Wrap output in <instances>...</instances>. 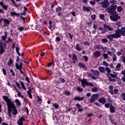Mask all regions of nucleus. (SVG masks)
<instances>
[{"instance_id":"18","label":"nucleus","mask_w":125,"mask_h":125,"mask_svg":"<svg viewBox=\"0 0 125 125\" xmlns=\"http://www.w3.org/2000/svg\"><path fill=\"white\" fill-rule=\"evenodd\" d=\"M98 70L99 71H100V72L101 73H105V68L102 66H100L99 68H98Z\"/></svg>"},{"instance_id":"63","label":"nucleus","mask_w":125,"mask_h":125,"mask_svg":"<svg viewBox=\"0 0 125 125\" xmlns=\"http://www.w3.org/2000/svg\"><path fill=\"white\" fill-rule=\"evenodd\" d=\"M122 73L124 75V77H125V70H123L122 72Z\"/></svg>"},{"instance_id":"37","label":"nucleus","mask_w":125,"mask_h":125,"mask_svg":"<svg viewBox=\"0 0 125 125\" xmlns=\"http://www.w3.org/2000/svg\"><path fill=\"white\" fill-rule=\"evenodd\" d=\"M115 52H116L115 49H112L111 51H110V55L112 54H113V56H114V53H115Z\"/></svg>"},{"instance_id":"19","label":"nucleus","mask_w":125,"mask_h":125,"mask_svg":"<svg viewBox=\"0 0 125 125\" xmlns=\"http://www.w3.org/2000/svg\"><path fill=\"white\" fill-rule=\"evenodd\" d=\"M3 21L4 22V24H5V26H8V24L10 23L9 20L6 19H4L3 20Z\"/></svg>"},{"instance_id":"41","label":"nucleus","mask_w":125,"mask_h":125,"mask_svg":"<svg viewBox=\"0 0 125 125\" xmlns=\"http://www.w3.org/2000/svg\"><path fill=\"white\" fill-rule=\"evenodd\" d=\"M27 93L30 97V98L31 99H32V97H33V96H32V94H31V92L29 91H27Z\"/></svg>"},{"instance_id":"11","label":"nucleus","mask_w":125,"mask_h":125,"mask_svg":"<svg viewBox=\"0 0 125 125\" xmlns=\"http://www.w3.org/2000/svg\"><path fill=\"white\" fill-rule=\"evenodd\" d=\"M25 121V119L23 117H21L19 119V120L18 121V125H23V122Z\"/></svg>"},{"instance_id":"8","label":"nucleus","mask_w":125,"mask_h":125,"mask_svg":"<svg viewBox=\"0 0 125 125\" xmlns=\"http://www.w3.org/2000/svg\"><path fill=\"white\" fill-rule=\"evenodd\" d=\"M61 10H62L61 7H58L56 9V12L57 13L58 16H61Z\"/></svg>"},{"instance_id":"53","label":"nucleus","mask_w":125,"mask_h":125,"mask_svg":"<svg viewBox=\"0 0 125 125\" xmlns=\"http://www.w3.org/2000/svg\"><path fill=\"white\" fill-rule=\"evenodd\" d=\"M76 106L77 107L78 109H81V108H82V105L80 104H76Z\"/></svg>"},{"instance_id":"47","label":"nucleus","mask_w":125,"mask_h":125,"mask_svg":"<svg viewBox=\"0 0 125 125\" xmlns=\"http://www.w3.org/2000/svg\"><path fill=\"white\" fill-rule=\"evenodd\" d=\"M89 3H90V4L93 5L95 4V1L94 0L90 1Z\"/></svg>"},{"instance_id":"62","label":"nucleus","mask_w":125,"mask_h":125,"mask_svg":"<svg viewBox=\"0 0 125 125\" xmlns=\"http://www.w3.org/2000/svg\"><path fill=\"white\" fill-rule=\"evenodd\" d=\"M37 98H38V101H40V102H42V99L40 98V96H37Z\"/></svg>"},{"instance_id":"15","label":"nucleus","mask_w":125,"mask_h":125,"mask_svg":"<svg viewBox=\"0 0 125 125\" xmlns=\"http://www.w3.org/2000/svg\"><path fill=\"white\" fill-rule=\"evenodd\" d=\"M4 52V48L2 46V44H0V54H2Z\"/></svg>"},{"instance_id":"34","label":"nucleus","mask_w":125,"mask_h":125,"mask_svg":"<svg viewBox=\"0 0 125 125\" xmlns=\"http://www.w3.org/2000/svg\"><path fill=\"white\" fill-rule=\"evenodd\" d=\"M117 25L118 26V27H122L123 23L122 21H117Z\"/></svg>"},{"instance_id":"29","label":"nucleus","mask_w":125,"mask_h":125,"mask_svg":"<svg viewBox=\"0 0 125 125\" xmlns=\"http://www.w3.org/2000/svg\"><path fill=\"white\" fill-rule=\"evenodd\" d=\"M72 59L73 60V63L75 62V61H77V56H76V55L75 54H73V58Z\"/></svg>"},{"instance_id":"48","label":"nucleus","mask_w":125,"mask_h":125,"mask_svg":"<svg viewBox=\"0 0 125 125\" xmlns=\"http://www.w3.org/2000/svg\"><path fill=\"white\" fill-rule=\"evenodd\" d=\"M117 56L115 54H114L113 61H117Z\"/></svg>"},{"instance_id":"57","label":"nucleus","mask_w":125,"mask_h":125,"mask_svg":"<svg viewBox=\"0 0 125 125\" xmlns=\"http://www.w3.org/2000/svg\"><path fill=\"white\" fill-rule=\"evenodd\" d=\"M121 66H122L121 64H120L119 63H118V64H117V65H116V68L117 69H119L120 67H121Z\"/></svg>"},{"instance_id":"30","label":"nucleus","mask_w":125,"mask_h":125,"mask_svg":"<svg viewBox=\"0 0 125 125\" xmlns=\"http://www.w3.org/2000/svg\"><path fill=\"white\" fill-rule=\"evenodd\" d=\"M75 48L77 50H78V51H81V50H82L81 48L80 47V46H79V44H76Z\"/></svg>"},{"instance_id":"20","label":"nucleus","mask_w":125,"mask_h":125,"mask_svg":"<svg viewBox=\"0 0 125 125\" xmlns=\"http://www.w3.org/2000/svg\"><path fill=\"white\" fill-rule=\"evenodd\" d=\"M10 0L11 1H12V3H13V4H14L16 7H20V6H21V3H20L19 4H16V3H15V1H14V0Z\"/></svg>"},{"instance_id":"38","label":"nucleus","mask_w":125,"mask_h":125,"mask_svg":"<svg viewBox=\"0 0 125 125\" xmlns=\"http://www.w3.org/2000/svg\"><path fill=\"white\" fill-rule=\"evenodd\" d=\"M53 106L55 108V109H57L58 107H59V105H58L57 104H56V103L53 104Z\"/></svg>"},{"instance_id":"14","label":"nucleus","mask_w":125,"mask_h":125,"mask_svg":"<svg viewBox=\"0 0 125 125\" xmlns=\"http://www.w3.org/2000/svg\"><path fill=\"white\" fill-rule=\"evenodd\" d=\"M15 67L17 69V70H19L20 69H22V63H21L19 64L18 63H15Z\"/></svg>"},{"instance_id":"55","label":"nucleus","mask_w":125,"mask_h":125,"mask_svg":"<svg viewBox=\"0 0 125 125\" xmlns=\"http://www.w3.org/2000/svg\"><path fill=\"white\" fill-rule=\"evenodd\" d=\"M92 91H93V92H96V91H97V88H93L92 89Z\"/></svg>"},{"instance_id":"9","label":"nucleus","mask_w":125,"mask_h":125,"mask_svg":"<svg viewBox=\"0 0 125 125\" xmlns=\"http://www.w3.org/2000/svg\"><path fill=\"white\" fill-rule=\"evenodd\" d=\"M119 92V90L118 89L115 88L114 89V90L113 91V89H112V87L110 86V93L111 94H114V93H115V94H118Z\"/></svg>"},{"instance_id":"25","label":"nucleus","mask_w":125,"mask_h":125,"mask_svg":"<svg viewBox=\"0 0 125 125\" xmlns=\"http://www.w3.org/2000/svg\"><path fill=\"white\" fill-rule=\"evenodd\" d=\"M57 83H65V80L62 78H59Z\"/></svg>"},{"instance_id":"5","label":"nucleus","mask_w":125,"mask_h":125,"mask_svg":"<svg viewBox=\"0 0 125 125\" xmlns=\"http://www.w3.org/2000/svg\"><path fill=\"white\" fill-rule=\"evenodd\" d=\"M91 72L95 77H96V79H97V78L99 77V71L98 70H94L93 69H91Z\"/></svg>"},{"instance_id":"40","label":"nucleus","mask_w":125,"mask_h":125,"mask_svg":"<svg viewBox=\"0 0 125 125\" xmlns=\"http://www.w3.org/2000/svg\"><path fill=\"white\" fill-rule=\"evenodd\" d=\"M21 85L23 88V89H24V90H26V87H25V85L22 82L21 83Z\"/></svg>"},{"instance_id":"33","label":"nucleus","mask_w":125,"mask_h":125,"mask_svg":"<svg viewBox=\"0 0 125 125\" xmlns=\"http://www.w3.org/2000/svg\"><path fill=\"white\" fill-rule=\"evenodd\" d=\"M8 66H10L12 64V60L11 59V58H10L9 61L7 62Z\"/></svg>"},{"instance_id":"2","label":"nucleus","mask_w":125,"mask_h":125,"mask_svg":"<svg viewBox=\"0 0 125 125\" xmlns=\"http://www.w3.org/2000/svg\"><path fill=\"white\" fill-rule=\"evenodd\" d=\"M117 8V5H112L111 7L110 13H111V16H110V19L113 21H118L121 18L118 13L116 12Z\"/></svg>"},{"instance_id":"43","label":"nucleus","mask_w":125,"mask_h":125,"mask_svg":"<svg viewBox=\"0 0 125 125\" xmlns=\"http://www.w3.org/2000/svg\"><path fill=\"white\" fill-rule=\"evenodd\" d=\"M83 58L84 59L85 62H87V60H88V58L86 56H84L83 57Z\"/></svg>"},{"instance_id":"3","label":"nucleus","mask_w":125,"mask_h":125,"mask_svg":"<svg viewBox=\"0 0 125 125\" xmlns=\"http://www.w3.org/2000/svg\"><path fill=\"white\" fill-rule=\"evenodd\" d=\"M121 35H122V36H125V27L121 28V30L116 31V33L111 35V37L112 38H120Z\"/></svg>"},{"instance_id":"17","label":"nucleus","mask_w":125,"mask_h":125,"mask_svg":"<svg viewBox=\"0 0 125 125\" xmlns=\"http://www.w3.org/2000/svg\"><path fill=\"white\" fill-rule=\"evenodd\" d=\"M83 11H87V12H89V11H90V7L83 6Z\"/></svg>"},{"instance_id":"61","label":"nucleus","mask_w":125,"mask_h":125,"mask_svg":"<svg viewBox=\"0 0 125 125\" xmlns=\"http://www.w3.org/2000/svg\"><path fill=\"white\" fill-rule=\"evenodd\" d=\"M104 28L105 29H108V30L109 31L110 30V27H109V26L104 25Z\"/></svg>"},{"instance_id":"35","label":"nucleus","mask_w":125,"mask_h":125,"mask_svg":"<svg viewBox=\"0 0 125 125\" xmlns=\"http://www.w3.org/2000/svg\"><path fill=\"white\" fill-rule=\"evenodd\" d=\"M103 65H104L105 66H109V63H108V62H106V61H104L103 62Z\"/></svg>"},{"instance_id":"27","label":"nucleus","mask_w":125,"mask_h":125,"mask_svg":"<svg viewBox=\"0 0 125 125\" xmlns=\"http://www.w3.org/2000/svg\"><path fill=\"white\" fill-rule=\"evenodd\" d=\"M10 14L12 16H19V14L16 13L15 12H12Z\"/></svg>"},{"instance_id":"64","label":"nucleus","mask_w":125,"mask_h":125,"mask_svg":"<svg viewBox=\"0 0 125 125\" xmlns=\"http://www.w3.org/2000/svg\"><path fill=\"white\" fill-rule=\"evenodd\" d=\"M47 73L48 75H51V70H47Z\"/></svg>"},{"instance_id":"28","label":"nucleus","mask_w":125,"mask_h":125,"mask_svg":"<svg viewBox=\"0 0 125 125\" xmlns=\"http://www.w3.org/2000/svg\"><path fill=\"white\" fill-rule=\"evenodd\" d=\"M118 76V73H114V74H110V76L112 78H116Z\"/></svg>"},{"instance_id":"52","label":"nucleus","mask_w":125,"mask_h":125,"mask_svg":"<svg viewBox=\"0 0 125 125\" xmlns=\"http://www.w3.org/2000/svg\"><path fill=\"white\" fill-rule=\"evenodd\" d=\"M102 42H107L108 40H107L106 39H103L102 40Z\"/></svg>"},{"instance_id":"4","label":"nucleus","mask_w":125,"mask_h":125,"mask_svg":"<svg viewBox=\"0 0 125 125\" xmlns=\"http://www.w3.org/2000/svg\"><path fill=\"white\" fill-rule=\"evenodd\" d=\"M100 97V96L99 95V94H92L90 98L89 102L90 103H93V102H94V101H96V99H97V98H99Z\"/></svg>"},{"instance_id":"44","label":"nucleus","mask_w":125,"mask_h":125,"mask_svg":"<svg viewBox=\"0 0 125 125\" xmlns=\"http://www.w3.org/2000/svg\"><path fill=\"white\" fill-rule=\"evenodd\" d=\"M108 58V54H104V59H107Z\"/></svg>"},{"instance_id":"50","label":"nucleus","mask_w":125,"mask_h":125,"mask_svg":"<svg viewBox=\"0 0 125 125\" xmlns=\"http://www.w3.org/2000/svg\"><path fill=\"white\" fill-rule=\"evenodd\" d=\"M25 80L28 83H30V81H29V78L27 76H25Z\"/></svg>"},{"instance_id":"24","label":"nucleus","mask_w":125,"mask_h":125,"mask_svg":"<svg viewBox=\"0 0 125 125\" xmlns=\"http://www.w3.org/2000/svg\"><path fill=\"white\" fill-rule=\"evenodd\" d=\"M116 110L113 105H110V112L111 113H115Z\"/></svg>"},{"instance_id":"60","label":"nucleus","mask_w":125,"mask_h":125,"mask_svg":"<svg viewBox=\"0 0 125 125\" xmlns=\"http://www.w3.org/2000/svg\"><path fill=\"white\" fill-rule=\"evenodd\" d=\"M64 94H65V95H70V92H69V91H65Z\"/></svg>"},{"instance_id":"26","label":"nucleus","mask_w":125,"mask_h":125,"mask_svg":"<svg viewBox=\"0 0 125 125\" xmlns=\"http://www.w3.org/2000/svg\"><path fill=\"white\" fill-rule=\"evenodd\" d=\"M88 77H91V78L93 79V80H97V78H96V77H95V76H93V75H92V74H91V73H88Z\"/></svg>"},{"instance_id":"58","label":"nucleus","mask_w":125,"mask_h":125,"mask_svg":"<svg viewBox=\"0 0 125 125\" xmlns=\"http://www.w3.org/2000/svg\"><path fill=\"white\" fill-rule=\"evenodd\" d=\"M93 28L94 30H96L97 29V26L95 24H93Z\"/></svg>"},{"instance_id":"13","label":"nucleus","mask_w":125,"mask_h":125,"mask_svg":"<svg viewBox=\"0 0 125 125\" xmlns=\"http://www.w3.org/2000/svg\"><path fill=\"white\" fill-rule=\"evenodd\" d=\"M98 101L102 104H105L106 103V99L105 98H101L99 99Z\"/></svg>"},{"instance_id":"42","label":"nucleus","mask_w":125,"mask_h":125,"mask_svg":"<svg viewBox=\"0 0 125 125\" xmlns=\"http://www.w3.org/2000/svg\"><path fill=\"white\" fill-rule=\"evenodd\" d=\"M86 85H89V86H93V83H89L88 82Z\"/></svg>"},{"instance_id":"36","label":"nucleus","mask_w":125,"mask_h":125,"mask_svg":"<svg viewBox=\"0 0 125 125\" xmlns=\"http://www.w3.org/2000/svg\"><path fill=\"white\" fill-rule=\"evenodd\" d=\"M16 49L17 53H18V55L20 56L21 55L20 54V53L19 52V48H18V46H16Z\"/></svg>"},{"instance_id":"6","label":"nucleus","mask_w":125,"mask_h":125,"mask_svg":"<svg viewBox=\"0 0 125 125\" xmlns=\"http://www.w3.org/2000/svg\"><path fill=\"white\" fill-rule=\"evenodd\" d=\"M94 48V49H102L103 51L105 50V48L102 45H95Z\"/></svg>"},{"instance_id":"23","label":"nucleus","mask_w":125,"mask_h":125,"mask_svg":"<svg viewBox=\"0 0 125 125\" xmlns=\"http://www.w3.org/2000/svg\"><path fill=\"white\" fill-rule=\"evenodd\" d=\"M78 66H79V67H80L81 68H83L84 69V70H86V67H85V66L82 63H78Z\"/></svg>"},{"instance_id":"16","label":"nucleus","mask_w":125,"mask_h":125,"mask_svg":"<svg viewBox=\"0 0 125 125\" xmlns=\"http://www.w3.org/2000/svg\"><path fill=\"white\" fill-rule=\"evenodd\" d=\"M0 5H1L2 8H3V9H5V10H6V9L8 8V6L6 5H4L2 2H0Z\"/></svg>"},{"instance_id":"59","label":"nucleus","mask_w":125,"mask_h":125,"mask_svg":"<svg viewBox=\"0 0 125 125\" xmlns=\"http://www.w3.org/2000/svg\"><path fill=\"white\" fill-rule=\"evenodd\" d=\"M41 56H42V57H43V56H44V55H45V53L43 52H42L40 54Z\"/></svg>"},{"instance_id":"51","label":"nucleus","mask_w":125,"mask_h":125,"mask_svg":"<svg viewBox=\"0 0 125 125\" xmlns=\"http://www.w3.org/2000/svg\"><path fill=\"white\" fill-rule=\"evenodd\" d=\"M121 97H122L123 100L125 101V93H122V94H121Z\"/></svg>"},{"instance_id":"39","label":"nucleus","mask_w":125,"mask_h":125,"mask_svg":"<svg viewBox=\"0 0 125 125\" xmlns=\"http://www.w3.org/2000/svg\"><path fill=\"white\" fill-rule=\"evenodd\" d=\"M15 102H16V103H17V105H18V106H20V105H21V104L20 103V102H19V100L18 99H16Z\"/></svg>"},{"instance_id":"7","label":"nucleus","mask_w":125,"mask_h":125,"mask_svg":"<svg viewBox=\"0 0 125 125\" xmlns=\"http://www.w3.org/2000/svg\"><path fill=\"white\" fill-rule=\"evenodd\" d=\"M101 55V53L98 51H96L93 53L94 58H98Z\"/></svg>"},{"instance_id":"22","label":"nucleus","mask_w":125,"mask_h":125,"mask_svg":"<svg viewBox=\"0 0 125 125\" xmlns=\"http://www.w3.org/2000/svg\"><path fill=\"white\" fill-rule=\"evenodd\" d=\"M4 35L5 36H2L1 37L2 41H5L7 38V33L6 32H4Z\"/></svg>"},{"instance_id":"1","label":"nucleus","mask_w":125,"mask_h":125,"mask_svg":"<svg viewBox=\"0 0 125 125\" xmlns=\"http://www.w3.org/2000/svg\"><path fill=\"white\" fill-rule=\"evenodd\" d=\"M2 98L4 101L7 103L9 112H11V111H12L13 115H17V109L13 102H12V101H11V100H10V99H9L6 96H3Z\"/></svg>"},{"instance_id":"45","label":"nucleus","mask_w":125,"mask_h":125,"mask_svg":"<svg viewBox=\"0 0 125 125\" xmlns=\"http://www.w3.org/2000/svg\"><path fill=\"white\" fill-rule=\"evenodd\" d=\"M24 27H20L18 28V30L19 31H20V32L22 31H24Z\"/></svg>"},{"instance_id":"32","label":"nucleus","mask_w":125,"mask_h":125,"mask_svg":"<svg viewBox=\"0 0 125 125\" xmlns=\"http://www.w3.org/2000/svg\"><path fill=\"white\" fill-rule=\"evenodd\" d=\"M77 90L78 91H79V92H83V89L82 88H81L80 86L77 87Z\"/></svg>"},{"instance_id":"10","label":"nucleus","mask_w":125,"mask_h":125,"mask_svg":"<svg viewBox=\"0 0 125 125\" xmlns=\"http://www.w3.org/2000/svg\"><path fill=\"white\" fill-rule=\"evenodd\" d=\"M88 82L85 79H83L82 80H81L82 86H83V87H84L85 85H87Z\"/></svg>"},{"instance_id":"46","label":"nucleus","mask_w":125,"mask_h":125,"mask_svg":"<svg viewBox=\"0 0 125 125\" xmlns=\"http://www.w3.org/2000/svg\"><path fill=\"white\" fill-rule=\"evenodd\" d=\"M100 18L102 20H104V14L100 15Z\"/></svg>"},{"instance_id":"12","label":"nucleus","mask_w":125,"mask_h":125,"mask_svg":"<svg viewBox=\"0 0 125 125\" xmlns=\"http://www.w3.org/2000/svg\"><path fill=\"white\" fill-rule=\"evenodd\" d=\"M84 98V97H75L74 99L73 100H76L77 101H83Z\"/></svg>"},{"instance_id":"49","label":"nucleus","mask_w":125,"mask_h":125,"mask_svg":"<svg viewBox=\"0 0 125 125\" xmlns=\"http://www.w3.org/2000/svg\"><path fill=\"white\" fill-rule=\"evenodd\" d=\"M12 40L10 39V37L8 38V40L7 41V42H12Z\"/></svg>"},{"instance_id":"56","label":"nucleus","mask_w":125,"mask_h":125,"mask_svg":"<svg viewBox=\"0 0 125 125\" xmlns=\"http://www.w3.org/2000/svg\"><path fill=\"white\" fill-rule=\"evenodd\" d=\"M10 72V73H12V76H15V73H14V71H13V70L11 69Z\"/></svg>"},{"instance_id":"54","label":"nucleus","mask_w":125,"mask_h":125,"mask_svg":"<svg viewBox=\"0 0 125 125\" xmlns=\"http://www.w3.org/2000/svg\"><path fill=\"white\" fill-rule=\"evenodd\" d=\"M96 17V15H95V14H94L91 16V18H92V20H95Z\"/></svg>"},{"instance_id":"31","label":"nucleus","mask_w":125,"mask_h":125,"mask_svg":"<svg viewBox=\"0 0 125 125\" xmlns=\"http://www.w3.org/2000/svg\"><path fill=\"white\" fill-rule=\"evenodd\" d=\"M122 10H123L122 7H120V6H119V7H118L117 8L118 12H122Z\"/></svg>"},{"instance_id":"21","label":"nucleus","mask_w":125,"mask_h":125,"mask_svg":"<svg viewBox=\"0 0 125 125\" xmlns=\"http://www.w3.org/2000/svg\"><path fill=\"white\" fill-rule=\"evenodd\" d=\"M105 69L107 72V74H106V75H107L108 80H109V81H110V76L109 75H110V68L109 67H106Z\"/></svg>"}]
</instances>
